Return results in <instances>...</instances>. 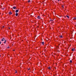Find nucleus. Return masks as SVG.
<instances>
[{
    "label": "nucleus",
    "instance_id": "393cba45",
    "mask_svg": "<svg viewBox=\"0 0 76 76\" xmlns=\"http://www.w3.org/2000/svg\"><path fill=\"white\" fill-rule=\"evenodd\" d=\"M3 28H4V26H3Z\"/></svg>",
    "mask_w": 76,
    "mask_h": 76
},
{
    "label": "nucleus",
    "instance_id": "dca6fc26",
    "mask_svg": "<svg viewBox=\"0 0 76 76\" xmlns=\"http://www.w3.org/2000/svg\"><path fill=\"white\" fill-rule=\"evenodd\" d=\"M53 20H50V21H53Z\"/></svg>",
    "mask_w": 76,
    "mask_h": 76
},
{
    "label": "nucleus",
    "instance_id": "bb28decb",
    "mask_svg": "<svg viewBox=\"0 0 76 76\" xmlns=\"http://www.w3.org/2000/svg\"><path fill=\"white\" fill-rule=\"evenodd\" d=\"M52 22L53 23V21Z\"/></svg>",
    "mask_w": 76,
    "mask_h": 76
},
{
    "label": "nucleus",
    "instance_id": "1a4fd4ad",
    "mask_svg": "<svg viewBox=\"0 0 76 76\" xmlns=\"http://www.w3.org/2000/svg\"><path fill=\"white\" fill-rule=\"evenodd\" d=\"M66 16L67 17V18L69 19V16L68 15H66Z\"/></svg>",
    "mask_w": 76,
    "mask_h": 76
},
{
    "label": "nucleus",
    "instance_id": "a211bd4d",
    "mask_svg": "<svg viewBox=\"0 0 76 76\" xmlns=\"http://www.w3.org/2000/svg\"><path fill=\"white\" fill-rule=\"evenodd\" d=\"M10 48V47L9 46L7 47V48Z\"/></svg>",
    "mask_w": 76,
    "mask_h": 76
},
{
    "label": "nucleus",
    "instance_id": "a878e982",
    "mask_svg": "<svg viewBox=\"0 0 76 76\" xmlns=\"http://www.w3.org/2000/svg\"><path fill=\"white\" fill-rule=\"evenodd\" d=\"M3 9H4V8H3Z\"/></svg>",
    "mask_w": 76,
    "mask_h": 76
},
{
    "label": "nucleus",
    "instance_id": "0eeeda50",
    "mask_svg": "<svg viewBox=\"0 0 76 76\" xmlns=\"http://www.w3.org/2000/svg\"><path fill=\"white\" fill-rule=\"evenodd\" d=\"M42 43L43 45H44V42H42Z\"/></svg>",
    "mask_w": 76,
    "mask_h": 76
},
{
    "label": "nucleus",
    "instance_id": "b1692460",
    "mask_svg": "<svg viewBox=\"0 0 76 76\" xmlns=\"http://www.w3.org/2000/svg\"><path fill=\"white\" fill-rule=\"evenodd\" d=\"M0 57H1V55H0Z\"/></svg>",
    "mask_w": 76,
    "mask_h": 76
},
{
    "label": "nucleus",
    "instance_id": "aec40b11",
    "mask_svg": "<svg viewBox=\"0 0 76 76\" xmlns=\"http://www.w3.org/2000/svg\"><path fill=\"white\" fill-rule=\"evenodd\" d=\"M62 7H63V8H64V7L63 6H62Z\"/></svg>",
    "mask_w": 76,
    "mask_h": 76
},
{
    "label": "nucleus",
    "instance_id": "5701e85b",
    "mask_svg": "<svg viewBox=\"0 0 76 76\" xmlns=\"http://www.w3.org/2000/svg\"><path fill=\"white\" fill-rule=\"evenodd\" d=\"M13 51H15V50H13Z\"/></svg>",
    "mask_w": 76,
    "mask_h": 76
},
{
    "label": "nucleus",
    "instance_id": "9d476101",
    "mask_svg": "<svg viewBox=\"0 0 76 76\" xmlns=\"http://www.w3.org/2000/svg\"><path fill=\"white\" fill-rule=\"evenodd\" d=\"M30 1H31L30 0H29L28 1V3H30Z\"/></svg>",
    "mask_w": 76,
    "mask_h": 76
},
{
    "label": "nucleus",
    "instance_id": "f03ea898",
    "mask_svg": "<svg viewBox=\"0 0 76 76\" xmlns=\"http://www.w3.org/2000/svg\"><path fill=\"white\" fill-rule=\"evenodd\" d=\"M18 12H19V10H17L15 11L16 13H18Z\"/></svg>",
    "mask_w": 76,
    "mask_h": 76
},
{
    "label": "nucleus",
    "instance_id": "ddd939ff",
    "mask_svg": "<svg viewBox=\"0 0 76 76\" xmlns=\"http://www.w3.org/2000/svg\"><path fill=\"white\" fill-rule=\"evenodd\" d=\"M48 68L49 69V70H50V66Z\"/></svg>",
    "mask_w": 76,
    "mask_h": 76
},
{
    "label": "nucleus",
    "instance_id": "6e6552de",
    "mask_svg": "<svg viewBox=\"0 0 76 76\" xmlns=\"http://www.w3.org/2000/svg\"><path fill=\"white\" fill-rule=\"evenodd\" d=\"M16 7H13V9H16Z\"/></svg>",
    "mask_w": 76,
    "mask_h": 76
},
{
    "label": "nucleus",
    "instance_id": "412c9836",
    "mask_svg": "<svg viewBox=\"0 0 76 76\" xmlns=\"http://www.w3.org/2000/svg\"><path fill=\"white\" fill-rule=\"evenodd\" d=\"M30 70V68L28 69V70Z\"/></svg>",
    "mask_w": 76,
    "mask_h": 76
},
{
    "label": "nucleus",
    "instance_id": "f257e3e1",
    "mask_svg": "<svg viewBox=\"0 0 76 76\" xmlns=\"http://www.w3.org/2000/svg\"><path fill=\"white\" fill-rule=\"evenodd\" d=\"M5 39H4V38H3L1 40V41H4Z\"/></svg>",
    "mask_w": 76,
    "mask_h": 76
},
{
    "label": "nucleus",
    "instance_id": "9b49d317",
    "mask_svg": "<svg viewBox=\"0 0 76 76\" xmlns=\"http://www.w3.org/2000/svg\"><path fill=\"white\" fill-rule=\"evenodd\" d=\"M60 37V38H63V36H61Z\"/></svg>",
    "mask_w": 76,
    "mask_h": 76
},
{
    "label": "nucleus",
    "instance_id": "4be33fe9",
    "mask_svg": "<svg viewBox=\"0 0 76 76\" xmlns=\"http://www.w3.org/2000/svg\"><path fill=\"white\" fill-rule=\"evenodd\" d=\"M17 73V71H16V72H15V73Z\"/></svg>",
    "mask_w": 76,
    "mask_h": 76
},
{
    "label": "nucleus",
    "instance_id": "4468645a",
    "mask_svg": "<svg viewBox=\"0 0 76 76\" xmlns=\"http://www.w3.org/2000/svg\"><path fill=\"white\" fill-rule=\"evenodd\" d=\"M74 20H76V17L74 18Z\"/></svg>",
    "mask_w": 76,
    "mask_h": 76
},
{
    "label": "nucleus",
    "instance_id": "39448f33",
    "mask_svg": "<svg viewBox=\"0 0 76 76\" xmlns=\"http://www.w3.org/2000/svg\"><path fill=\"white\" fill-rule=\"evenodd\" d=\"M9 13L10 15H11V14H12V12H9Z\"/></svg>",
    "mask_w": 76,
    "mask_h": 76
},
{
    "label": "nucleus",
    "instance_id": "7ed1b4c3",
    "mask_svg": "<svg viewBox=\"0 0 76 76\" xmlns=\"http://www.w3.org/2000/svg\"><path fill=\"white\" fill-rule=\"evenodd\" d=\"M37 18L39 19H41V18H40V16H38L37 17Z\"/></svg>",
    "mask_w": 76,
    "mask_h": 76
},
{
    "label": "nucleus",
    "instance_id": "2eb2a0df",
    "mask_svg": "<svg viewBox=\"0 0 76 76\" xmlns=\"http://www.w3.org/2000/svg\"><path fill=\"white\" fill-rule=\"evenodd\" d=\"M70 62L71 63H72V60H70Z\"/></svg>",
    "mask_w": 76,
    "mask_h": 76
},
{
    "label": "nucleus",
    "instance_id": "423d86ee",
    "mask_svg": "<svg viewBox=\"0 0 76 76\" xmlns=\"http://www.w3.org/2000/svg\"><path fill=\"white\" fill-rule=\"evenodd\" d=\"M18 13H16L15 14V15L16 16H18Z\"/></svg>",
    "mask_w": 76,
    "mask_h": 76
},
{
    "label": "nucleus",
    "instance_id": "f8f14e48",
    "mask_svg": "<svg viewBox=\"0 0 76 76\" xmlns=\"http://www.w3.org/2000/svg\"><path fill=\"white\" fill-rule=\"evenodd\" d=\"M6 42V40H5V42H4V44H5Z\"/></svg>",
    "mask_w": 76,
    "mask_h": 76
},
{
    "label": "nucleus",
    "instance_id": "f3484780",
    "mask_svg": "<svg viewBox=\"0 0 76 76\" xmlns=\"http://www.w3.org/2000/svg\"><path fill=\"white\" fill-rule=\"evenodd\" d=\"M1 42L0 41V45L1 44Z\"/></svg>",
    "mask_w": 76,
    "mask_h": 76
},
{
    "label": "nucleus",
    "instance_id": "20e7f679",
    "mask_svg": "<svg viewBox=\"0 0 76 76\" xmlns=\"http://www.w3.org/2000/svg\"><path fill=\"white\" fill-rule=\"evenodd\" d=\"M75 48H72V51H75Z\"/></svg>",
    "mask_w": 76,
    "mask_h": 76
},
{
    "label": "nucleus",
    "instance_id": "6ab92c4d",
    "mask_svg": "<svg viewBox=\"0 0 76 76\" xmlns=\"http://www.w3.org/2000/svg\"><path fill=\"white\" fill-rule=\"evenodd\" d=\"M8 28L9 29H10V28L9 27V28Z\"/></svg>",
    "mask_w": 76,
    "mask_h": 76
}]
</instances>
